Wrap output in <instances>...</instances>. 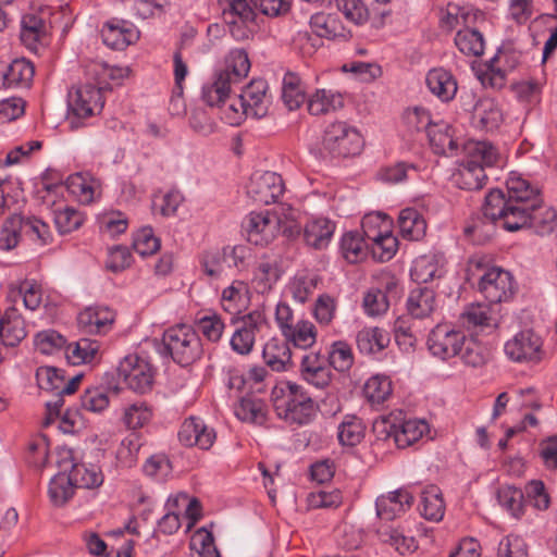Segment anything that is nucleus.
<instances>
[{
	"mask_svg": "<svg viewBox=\"0 0 557 557\" xmlns=\"http://www.w3.org/2000/svg\"><path fill=\"white\" fill-rule=\"evenodd\" d=\"M357 347L361 354L374 355L389 344V335L380 327H364L357 334Z\"/></svg>",
	"mask_w": 557,
	"mask_h": 557,
	"instance_id": "obj_41",
	"label": "nucleus"
},
{
	"mask_svg": "<svg viewBox=\"0 0 557 557\" xmlns=\"http://www.w3.org/2000/svg\"><path fill=\"white\" fill-rule=\"evenodd\" d=\"M455 45L461 53L479 57L484 52L485 40L483 34L478 29L463 27L456 33Z\"/></svg>",
	"mask_w": 557,
	"mask_h": 557,
	"instance_id": "obj_47",
	"label": "nucleus"
},
{
	"mask_svg": "<svg viewBox=\"0 0 557 557\" xmlns=\"http://www.w3.org/2000/svg\"><path fill=\"white\" fill-rule=\"evenodd\" d=\"M430 433L429 423L423 419H408L398 423V431L395 435V445L398 448H407Z\"/></svg>",
	"mask_w": 557,
	"mask_h": 557,
	"instance_id": "obj_38",
	"label": "nucleus"
},
{
	"mask_svg": "<svg viewBox=\"0 0 557 557\" xmlns=\"http://www.w3.org/2000/svg\"><path fill=\"white\" fill-rule=\"evenodd\" d=\"M178 440L186 447H198L207 450L212 447L216 440L213 428L197 417L185 419L178 431Z\"/></svg>",
	"mask_w": 557,
	"mask_h": 557,
	"instance_id": "obj_20",
	"label": "nucleus"
},
{
	"mask_svg": "<svg viewBox=\"0 0 557 557\" xmlns=\"http://www.w3.org/2000/svg\"><path fill=\"white\" fill-rule=\"evenodd\" d=\"M425 83L429 90L444 102L453 100L458 89L453 74L442 67L430 70Z\"/></svg>",
	"mask_w": 557,
	"mask_h": 557,
	"instance_id": "obj_34",
	"label": "nucleus"
},
{
	"mask_svg": "<svg viewBox=\"0 0 557 557\" xmlns=\"http://www.w3.org/2000/svg\"><path fill=\"white\" fill-rule=\"evenodd\" d=\"M282 99L289 110L298 109L305 101V90L300 77L288 72L283 77Z\"/></svg>",
	"mask_w": 557,
	"mask_h": 557,
	"instance_id": "obj_54",
	"label": "nucleus"
},
{
	"mask_svg": "<svg viewBox=\"0 0 557 557\" xmlns=\"http://www.w3.org/2000/svg\"><path fill=\"white\" fill-rule=\"evenodd\" d=\"M281 277L275 262L260 261L255 270L252 283L258 293L270 292Z\"/></svg>",
	"mask_w": 557,
	"mask_h": 557,
	"instance_id": "obj_55",
	"label": "nucleus"
},
{
	"mask_svg": "<svg viewBox=\"0 0 557 557\" xmlns=\"http://www.w3.org/2000/svg\"><path fill=\"white\" fill-rule=\"evenodd\" d=\"M421 515L431 521H440L445 513V504L442 492L436 485L426 486L421 493Z\"/></svg>",
	"mask_w": 557,
	"mask_h": 557,
	"instance_id": "obj_44",
	"label": "nucleus"
},
{
	"mask_svg": "<svg viewBox=\"0 0 557 557\" xmlns=\"http://www.w3.org/2000/svg\"><path fill=\"white\" fill-rule=\"evenodd\" d=\"M543 341L532 330H523L505 343L504 351L508 359L519 363L539 362L543 355Z\"/></svg>",
	"mask_w": 557,
	"mask_h": 557,
	"instance_id": "obj_12",
	"label": "nucleus"
},
{
	"mask_svg": "<svg viewBox=\"0 0 557 557\" xmlns=\"http://www.w3.org/2000/svg\"><path fill=\"white\" fill-rule=\"evenodd\" d=\"M330 368L338 372L348 371L354 364V354L351 347L342 341L334 342L327 351L326 357Z\"/></svg>",
	"mask_w": 557,
	"mask_h": 557,
	"instance_id": "obj_59",
	"label": "nucleus"
},
{
	"mask_svg": "<svg viewBox=\"0 0 557 557\" xmlns=\"http://www.w3.org/2000/svg\"><path fill=\"white\" fill-rule=\"evenodd\" d=\"M49 10L32 11L23 15L21 21V40L29 49L35 50L37 45L46 39L49 33L47 17Z\"/></svg>",
	"mask_w": 557,
	"mask_h": 557,
	"instance_id": "obj_24",
	"label": "nucleus"
},
{
	"mask_svg": "<svg viewBox=\"0 0 557 557\" xmlns=\"http://www.w3.org/2000/svg\"><path fill=\"white\" fill-rule=\"evenodd\" d=\"M250 62L248 54L243 49L232 50L224 69L218 71L212 79L202 87V99L210 106H222L228 97L233 86L239 84L248 75Z\"/></svg>",
	"mask_w": 557,
	"mask_h": 557,
	"instance_id": "obj_3",
	"label": "nucleus"
},
{
	"mask_svg": "<svg viewBox=\"0 0 557 557\" xmlns=\"http://www.w3.org/2000/svg\"><path fill=\"white\" fill-rule=\"evenodd\" d=\"M286 343L297 348L308 349L317 341V330L312 322L304 319L297 320L285 333L282 334Z\"/></svg>",
	"mask_w": 557,
	"mask_h": 557,
	"instance_id": "obj_43",
	"label": "nucleus"
},
{
	"mask_svg": "<svg viewBox=\"0 0 557 557\" xmlns=\"http://www.w3.org/2000/svg\"><path fill=\"white\" fill-rule=\"evenodd\" d=\"M366 426L356 416H345L337 428V437L343 446H356L364 437Z\"/></svg>",
	"mask_w": 557,
	"mask_h": 557,
	"instance_id": "obj_51",
	"label": "nucleus"
},
{
	"mask_svg": "<svg viewBox=\"0 0 557 557\" xmlns=\"http://www.w3.org/2000/svg\"><path fill=\"white\" fill-rule=\"evenodd\" d=\"M369 249V243L366 236H361L358 232H348L341 239V252L345 260L349 263L362 261Z\"/></svg>",
	"mask_w": 557,
	"mask_h": 557,
	"instance_id": "obj_46",
	"label": "nucleus"
},
{
	"mask_svg": "<svg viewBox=\"0 0 557 557\" xmlns=\"http://www.w3.org/2000/svg\"><path fill=\"white\" fill-rule=\"evenodd\" d=\"M70 473L77 487L97 488L104 481L101 469L92 463L74 465Z\"/></svg>",
	"mask_w": 557,
	"mask_h": 557,
	"instance_id": "obj_52",
	"label": "nucleus"
},
{
	"mask_svg": "<svg viewBox=\"0 0 557 557\" xmlns=\"http://www.w3.org/2000/svg\"><path fill=\"white\" fill-rule=\"evenodd\" d=\"M162 343L172 359L183 367L198 360L203 351L198 333L187 324L169 327L163 333Z\"/></svg>",
	"mask_w": 557,
	"mask_h": 557,
	"instance_id": "obj_5",
	"label": "nucleus"
},
{
	"mask_svg": "<svg viewBox=\"0 0 557 557\" xmlns=\"http://www.w3.org/2000/svg\"><path fill=\"white\" fill-rule=\"evenodd\" d=\"M66 189L84 205H89L101 196L100 181L88 173L70 175Z\"/></svg>",
	"mask_w": 557,
	"mask_h": 557,
	"instance_id": "obj_30",
	"label": "nucleus"
},
{
	"mask_svg": "<svg viewBox=\"0 0 557 557\" xmlns=\"http://www.w3.org/2000/svg\"><path fill=\"white\" fill-rule=\"evenodd\" d=\"M382 542L389 544L400 555L413 553L418 548L417 541L403 529H386L380 532Z\"/></svg>",
	"mask_w": 557,
	"mask_h": 557,
	"instance_id": "obj_60",
	"label": "nucleus"
},
{
	"mask_svg": "<svg viewBox=\"0 0 557 557\" xmlns=\"http://www.w3.org/2000/svg\"><path fill=\"white\" fill-rule=\"evenodd\" d=\"M115 313L108 307L96 306L83 310L77 322L79 327L90 334H106L112 326Z\"/></svg>",
	"mask_w": 557,
	"mask_h": 557,
	"instance_id": "obj_28",
	"label": "nucleus"
},
{
	"mask_svg": "<svg viewBox=\"0 0 557 557\" xmlns=\"http://www.w3.org/2000/svg\"><path fill=\"white\" fill-rule=\"evenodd\" d=\"M35 74L33 63L25 59L18 58L8 65L0 66V82L3 87H29Z\"/></svg>",
	"mask_w": 557,
	"mask_h": 557,
	"instance_id": "obj_29",
	"label": "nucleus"
},
{
	"mask_svg": "<svg viewBox=\"0 0 557 557\" xmlns=\"http://www.w3.org/2000/svg\"><path fill=\"white\" fill-rule=\"evenodd\" d=\"M398 226L404 238L419 240L425 234L426 223L414 208H406L399 212Z\"/></svg>",
	"mask_w": 557,
	"mask_h": 557,
	"instance_id": "obj_42",
	"label": "nucleus"
},
{
	"mask_svg": "<svg viewBox=\"0 0 557 557\" xmlns=\"http://www.w3.org/2000/svg\"><path fill=\"white\" fill-rule=\"evenodd\" d=\"M499 321V307L492 304L468 305L460 314L462 325L473 332L493 331L498 326Z\"/></svg>",
	"mask_w": 557,
	"mask_h": 557,
	"instance_id": "obj_19",
	"label": "nucleus"
},
{
	"mask_svg": "<svg viewBox=\"0 0 557 557\" xmlns=\"http://www.w3.org/2000/svg\"><path fill=\"white\" fill-rule=\"evenodd\" d=\"M465 151L466 160L454 175V182L461 189H481L487 180L485 169L502 165L503 158L492 143L484 140L468 141Z\"/></svg>",
	"mask_w": 557,
	"mask_h": 557,
	"instance_id": "obj_2",
	"label": "nucleus"
},
{
	"mask_svg": "<svg viewBox=\"0 0 557 557\" xmlns=\"http://www.w3.org/2000/svg\"><path fill=\"white\" fill-rule=\"evenodd\" d=\"M444 258L437 253H428L416 258L410 269L412 281L425 284L443 275Z\"/></svg>",
	"mask_w": 557,
	"mask_h": 557,
	"instance_id": "obj_33",
	"label": "nucleus"
},
{
	"mask_svg": "<svg viewBox=\"0 0 557 557\" xmlns=\"http://www.w3.org/2000/svg\"><path fill=\"white\" fill-rule=\"evenodd\" d=\"M103 44L115 50H123L134 44L138 37L136 27L123 20H111L101 29Z\"/></svg>",
	"mask_w": 557,
	"mask_h": 557,
	"instance_id": "obj_25",
	"label": "nucleus"
},
{
	"mask_svg": "<svg viewBox=\"0 0 557 557\" xmlns=\"http://www.w3.org/2000/svg\"><path fill=\"white\" fill-rule=\"evenodd\" d=\"M75 486L71 473H58L49 483L48 492L51 502L55 506H62L73 496Z\"/></svg>",
	"mask_w": 557,
	"mask_h": 557,
	"instance_id": "obj_57",
	"label": "nucleus"
},
{
	"mask_svg": "<svg viewBox=\"0 0 557 557\" xmlns=\"http://www.w3.org/2000/svg\"><path fill=\"white\" fill-rule=\"evenodd\" d=\"M318 277L309 273L296 274L287 284L286 293L296 302L305 304L309 300L317 289Z\"/></svg>",
	"mask_w": 557,
	"mask_h": 557,
	"instance_id": "obj_49",
	"label": "nucleus"
},
{
	"mask_svg": "<svg viewBox=\"0 0 557 557\" xmlns=\"http://www.w3.org/2000/svg\"><path fill=\"white\" fill-rule=\"evenodd\" d=\"M26 336L25 323L16 309L0 313V362L3 360L4 347H14Z\"/></svg>",
	"mask_w": 557,
	"mask_h": 557,
	"instance_id": "obj_27",
	"label": "nucleus"
},
{
	"mask_svg": "<svg viewBox=\"0 0 557 557\" xmlns=\"http://www.w3.org/2000/svg\"><path fill=\"white\" fill-rule=\"evenodd\" d=\"M280 218L270 211L249 213L244 221L247 240L253 245H268L280 233Z\"/></svg>",
	"mask_w": 557,
	"mask_h": 557,
	"instance_id": "obj_15",
	"label": "nucleus"
},
{
	"mask_svg": "<svg viewBox=\"0 0 557 557\" xmlns=\"http://www.w3.org/2000/svg\"><path fill=\"white\" fill-rule=\"evenodd\" d=\"M426 135L435 153L453 156L458 150V143L446 122L434 123L428 128Z\"/></svg>",
	"mask_w": 557,
	"mask_h": 557,
	"instance_id": "obj_39",
	"label": "nucleus"
},
{
	"mask_svg": "<svg viewBox=\"0 0 557 557\" xmlns=\"http://www.w3.org/2000/svg\"><path fill=\"white\" fill-rule=\"evenodd\" d=\"M412 503L413 495L407 488H398L376 498V515L383 520H393L405 513Z\"/></svg>",
	"mask_w": 557,
	"mask_h": 557,
	"instance_id": "obj_26",
	"label": "nucleus"
},
{
	"mask_svg": "<svg viewBox=\"0 0 557 557\" xmlns=\"http://www.w3.org/2000/svg\"><path fill=\"white\" fill-rule=\"evenodd\" d=\"M506 186L507 195L494 194L491 198L498 215L503 212L499 208L509 211L503 215L506 231L516 232L524 227H533L541 234L553 232L557 219L556 211L542 206L537 188L531 186L516 172L510 173Z\"/></svg>",
	"mask_w": 557,
	"mask_h": 557,
	"instance_id": "obj_1",
	"label": "nucleus"
},
{
	"mask_svg": "<svg viewBox=\"0 0 557 557\" xmlns=\"http://www.w3.org/2000/svg\"><path fill=\"white\" fill-rule=\"evenodd\" d=\"M83 374H75L69 380L65 379L63 371L54 367H39L36 371V381L40 389L57 393L60 395H72Z\"/></svg>",
	"mask_w": 557,
	"mask_h": 557,
	"instance_id": "obj_21",
	"label": "nucleus"
},
{
	"mask_svg": "<svg viewBox=\"0 0 557 557\" xmlns=\"http://www.w3.org/2000/svg\"><path fill=\"white\" fill-rule=\"evenodd\" d=\"M99 348L98 342L81 338L76 343L66 346L65 356L72 364L89 363L96 359Z\"/></svg>",
	"mask_w": 557,
	"mask_h": 557,
	"instance_id": "obj_50",
	"label": "nucleus"
},
{
	"mask_svg": "<svg viewBox=\"0 0 557 557\" xmlns=\"http://www.w3.org/2000/svg\"><path fill=\"white\" fill-rule=\"evenodd\" d=\"M69 108L77 117H89L103 108L102 86L84 84L72 88L67 96Z\"/></svg>",
	"mask_w": 557,
	"mask_h": 557,
	"instance_id": "obj_16",
	"label": "nucleus"
},
{
	"mask_svg": "<svg viewBox=\"0 0 557 557\" xmlns=\"http://www.w3.org/2000/svg\"><path fill=\"white\" fill-rule=\"evenodd\" d=\"M234 412L236 417L244 421L258 425H262L267 421V405L258 398H243L235 406Z\"/></svg>",
	"mask_w": 557,
	"mask_h": 557,
	"instance_id": "obj_48",
	"label": "nucleus"
},
{
	"mask_svg": "<svg viewBox=\"0 0 557 557\" xmlns=\"http://www.w3.org/2000/svg\"><path fill=\"white\" fill-rule=\"evenodd\" d=\"M334 223L325 218H317L308 221L304 228V240L314 249L325 248L333 236Z\"/></svg>",
	"mask_w": 557,
	"mask_h": 557,
	"instance_id": "obj_36",
	"label": "nucleus"
},
{
	"mask_svg": "<svg viewBox=\"0 0 557 557\" xmlns=\"http://www.w3.org/2000/svg\"><path fill=\"white\" fill-rule=\"evenodd\" d=\"M21 234L34 243L45 245L50 239V228L47 223L35 216L18 215Z\"/></svg>",
	"mask_w": 557,
	"mask_h": 557,
	"instance_id": "obj_61",
	"label": "nucleus"
},
{
	"mask_svg": "<svg viewBox=\"0 0 557 557\" xmlns=\"http://www.w3.org/2000/svg\"><path fill=\"white\" fill-rule=\"evenodd\" d=\"M247 196L257 205H271L284 193V182L275 172H255L247 186Z\"/></svg>",
	"mask_w": 557,
	"mask_h": 557,
	"instance_id": "obj_14",
	"label": "nucleus"
},
{
	"mask_svg": "<svg viewBox=\"0 0 557 557\" xmlns=\"http://www.w3.org/2000/svg\"><path fill=\"white\" fill-rule=\"evenodd\" d=\"M187 495L180 493L169 496L165 503L166 512L158 521L157 531L165 535L174 534L182 525L180 516V502H186Z\"/></svg>",
	"mask_w": 557,
	"mask_h": 557,
	"instance_id": "obj_45",
	"label": "nucleus"
},
{
	"mask_svg": "<svg viewBox=\"0 0 557 557\" xmlns=\"http://www.w3.org/2000/svg\"><path fill=\"white\" fill-rule=\"evenodd\" d=\"M503 111L498 103L491 98L480 99L472 112V124L474 127L492 132L503 123Z\"/></svg>",
	"mask_w": 557,
	"mask_h": 557,
	"instance_id": "obj_31",
	"label": "nucleus"
},
{
	"mask_svg": "<svg viewBox=\"0 0 557 557\" xmlns=\"http://www.w3.org/2000/svg\"><path fill=\"white\" fill-rule=\"evenodd\" d=\"M265 326V318L260 311H252L244 315L234 331L230 344L239 355L251 352L257 334Z\"/></svg>",
	"mask_w": 557,
	"mask_h": 557,
	"instance_id": "obj_18",
	"label": "nucleus"
},
{
	"mask_svg": "<svg viewBox=\"0 0 557 557\" xmlns=\"http://www.w3.org/2000/svg\"><path fill=\"white\" fill-rule=\"evenodd\" d=\"M497 500L512 517L520 518L523 513V493L511 485L500 486L497 491Z\"/></svg>",
	"mask_w": 557,
	"mask_h": 557,
	"instance_id": "obj_62",
	"label": "nucleus"
},
{
	"mask_svg": "<svg viewBox=\"0 0 557 557\" xmlns=\"http://www.w3.org/2000/svg\"><path fill=\"white\" fill-rule=\"evenodd\" d=\"M311 30L321 38L334 39L342 35L341 26L336 17L325 14L315 13L310 17Z\"/></svg>",
	"mask_w": 557,
	"mask_h": 557,
	"instance_id": "obj_63",
	"label": "nucleus"
},
{
	"mask_svg": "<svg viewBox=\"0 0 557 557\" xmlns=\"http://www.w3.org/2000/svg\"><path fill=\"white\" fill-rule=\"evenodd\" d=\"M520 62V54L512 48L503 47L486 63L485 76L493 87H502L508 73L513 71Z\"/></svg>",
	"mask_w": 557,
	"mask_h": 557,
	"instance_id": "obj_23",
	"label": "nucleus"
},
{
	"mask_svg": "<svg viewBox=\"0 0 557 557\" xmlns=\"http://www.w3.org/2000/svg\"><path fill=\"white\" fill-rule=\"evenodd\" d=\"M272 401L276 416L290 424H308L314 416V404L306 388L286 381L272 391Z\"/></svg>",
	"mask_w": 557,
	"mask_h": 557,
	"instance_id": "obj_4",
	"label": "nucleus"
},
{
	"mask_svg": "<svg viewBox=\"0 0 557 557\" xmlns=\"http://www.w3.org/2000/svg\"><path fill=\"white\" fill-rule=\"evenodd\" d=\"M479 290L490 304L498 306V304L511 299L516 285L510 272L498 267H492L481 276Z\"/></svg>",
	"mask_w": 557,
	"mask_h": 557,
	"instance_id": "obj_11",
	"label": "nucleus"
},
{
	"mask_svg": "<svg viewBox=\"0 0 557 557\" xmlns=\"http://www.w3.org/2000/svg\"><path fill=\"white\" fill-rule=\"evenodd\" d=\"M344 107L343 95L334 89L321 88L308 98V110L312 115H324Z\"/></svg>",
	"mask_w": 557,
	"mask_h": 557,
	"instance_id": "obj_35",
	"label": "nucleus"
},
{
	"mask_svg": "<svg viewBox=\"0 0 557 557\" xmlns=\"http://www.w3.org/2000/svg\"><path fill=\"white\" fill-rule=\"evenodd\" d=\"M268 90V83L261 78L251 81L242 90L239 98L250 117L261 119L267 115L271 104V96Z\"/></svg>",
	"mask_w": 557,
	"mask_h": 557,
	"instance_id": "obj_22",
	"label": "nucleus"
},
{
	"mask_svg": "<svg viewBox=\"0 0 557 557\" xmlns=\"http://www.w3.org/2000/svg\"><path fill=\"white\" fill-rule=\"evenodd\" d=\"M119 377L137 393H145L152 387L154 371L150 362L138 356H125L117 367Z\"/></svg>",
	"mask_w": 557,
	"mask_h": 557,
	"instance_id": "obj_10",
	"label": "nucleus"
},
{
	"mask_svg": "<svg viewBox=\"0 0 557 557\" xmlns=\"http://www.w3.org/2000/svg\"><path fill=\"white\" fill-rule=\"evenodd\" d=\"M52 215L60 234H69L78 230L85 221V216L79 210L66 205L53 209Z\"/></svg>",
	"mask_w": 557,
	"mask_h": 557,
	"instance_id": "obj_53",
	"label": "nucleus"
},
{
	"mask_svg": "<svg viewBox=\"0 0 557 557\" xmlns=\"http://www.w3.org/2000/svg\"><path fill=\"white\" fill-rule=\"evenodd\" d=\"M265 364L275 372L288 371L293 368L292 350L286 341L278 338L269 339L262 350Z\"/></svg>",
	"mask_w": 557,
	"mask_h": 557,
	"instance_id": "obj_32",
	"label": "nucleus"
},
{
	"mask_svg": "<svg viewBox=\"0 0 557 557\" xmlns=\"http://www.w3.org/2000/svg\"><path fill=\"white\" fill-rule=\"evenodd\" d=\"M392 381L383 374L368 379L363 386L366 398L373 405L383 404L392 395Z\"/></svg>",
	"mask_w": 557,
	"mask_h": 557,
	"instance_id": "obj_56",
	"label": "nucleus"
},
{
	"mask_svg": "<svg viewBox=\"0 0 557 557\" xmlns=\"http://www.w3.org/2000/svg\"><path fill=\"white\" fill-rule=\"evenodd\" d=\"M151 417L152 411L147 403L135 401L124 407L122 421L127 429L136 430L146 425Z\"/></svg>",
	"mask_w": 557,
	"mask_h": 557,
	"instance_id": "obj_58",
	"label": "nucleus"
},
{
	"mask_svg": "<svg viewBox=\"0 0 557 557\" xmlns=\"http://www.w3.org/2000/svg\"><path fill=\"white\" fill-rule=\"evenodd\" d=\"M426 344L434 357L447 360L461 352V347L466 344V335L450 324H437L430 332Z\"/></svg>",
	"mask_w": 557,
	"mask_h": 557,
	"instance_id": "obj_9",
	"label": "nucleus"
},
{
	"mask_svg": "<svg viewBox=\"0 0 557 557\" xmlns=\"http://www.w3.org/2000/svg\"><path fill=\"white\" fill-rule=\"evenodd\" d=\"M322 146L332 157L347 158L361 152L363 139L357 128L345 122H335L326 127Z\"/></svg>",
	"mask_w": 557,
	"mask_h": 557,
	"instance_id": "obj_7",
	"label": "nucleus"
},
{
	"mask_svg": "<svg viewBox=\"0 0 557 557\" xmlns=\"http://www.w3.org/2000/svg\"><path fill=\"white\" fill-rule=\"evenodd\" d=\"M299 376L307 384L325 389L333 381V373L326 357L320 351H307L300 357Z\"/></svg>",
	"mask_w": 557,
	"mask_h": 557,
	"instance_id": "obj_17",
	"label": "nucleus"
},
{
	"mask_svg": "<svg viewBox=\"0 0 557 557\" xmlns=\"http://www.w3.org/2000/svg\"><path fill=\"white\" fill-rule=\"evenodd\" d=\"M407 309L416 319L430 317L436 309L435 293L428 287L413 289L407 299Z\"/></svg>",
	"mask_w": 557,
	"mask_h": 557,
	"instance_id": "obj_40",
	"label": "nucleus"
},
{
	"mask_svg": "<svg viewBox=\"0 0 557 557\" xmlns=\"http://www.w3.org/2000/svg\"><path fill=\"white\" fill-rule=\"evenodd\" d=\"M234 39H248L257 29L256 13L247 0H218Z\"/></svg>",
	"mask_w": 557,
	"mask_h": 557,
	"instance_id": "obj_8",
	"label": "nucleus"
},
{
	"mask_svg": "<svg viewBox=\"0 0 557 557\" xmlns=\"http://www.w3.org/2000/svg\"><path fill=\"white\" fill-rule=\"evenodd\" d=\"M363 234L374 259L391 260L398 249V239L391 231V221L385 214L371 213L361 221Z\"/></svg>",
	"mask_w": 557,
	"mask_h": 557,
	"instance_id": "obj_6",
	"label": "nucleus"
},
{
	"mask_svg": "<svg viewBox=\"0 0 557 557\" xmlns=\"http://www.w3.org/2000/svg\"><path fill=\"white\" fill-rule=\"evenodd\" d=\"M248 285L244 281L235 280L221 293V307L231 314L239 313L248 302Z\"/></svg>",
	"mask_w": 557,
	"mask_h": 557,
	"instance_id": "obj_37",
	"label": "nucleus"
},
{
	"mask_svg": "<svg viewBox=\"0 0 557 557\" xmlns=\"http://www.w3.org/2000/svg\"><path fill=\"white\" fill-rule=\"evenodd\" d=\"M494 194L504 193L499 189H492L485 197V201L482 206V215L472 219L471 223L465 228V233L479 243L490 239L494 235L497 225L505 230V218H503V215L507 214L509 211L505 208H499L503 212L499 215L497 214V210L494 206L492 207L491 201Z\"/></svg>",
	"mask_w": 557,
	"mask_h": 557,
	"instance_id": "obj_13",
	"label": "nucleus"
},
{
	"mask_svg": "<svg viewBox=\"0 0 557 557\" xmlns=\"http://www.w3.org/2000/svg\"><path fill=\"white\" fill-rule=\"evenodd\" d=\"M190 549L194 553V557H220L212 533L205 528L197 530L193 534Z\"/></svg>",
	"mask_w": 557,
	"mask_h": 557,
	"instance_id": "obj_64",
	"label": "nucleus"
}]
</instances>
